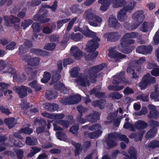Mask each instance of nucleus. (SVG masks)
I'll return each mask as SVG.
<instances>
[{
	"mask_svg": "<svg viewBox=\"0 0 159 159\" xmlns=\"http://www.w3.org/2000/svg\"><path fill=\"white\" fill-rule=\"evenodd\" d=\"M46 98L48 99H53L56 97V95L51 90H47L46 92Z\"/></svg>",
	"mask_w": 159,
	"mask_h": 159,
	"instance_id": "obj_39",
	"label": "nucleus"
},
{
	"mask_svg": "<svg viewBox=\"0 0 159 159\" xmlns=\"http://www.w3.org/2000/svg\"><path fill=\"white\" fill-rule=\"evenodd\" d=\"M134 70H135V69H134V68L132 67H129L127 69V72L129 73H132L133 78L136 79L138 77V76L136 73H134Z\"/></svg>",
	"mask_w": 159,
	"mask_h": 159,
	"instance_id": "obj_57",
	"label": "nucleus"
},
{
	"mask_svg": "<svg viewBox=\"0 0 159 159\" xmlns=\"http://www.w3.org/2000/svg\"><path fill=\"white\" fill-rule=\"evenodd\" d=\"M148 108L150 110L149 116L151 118H157L158 117V113L156 110L155 107L152 105L149 104L148 106Z\"/></svg>",
	"mask_w": 159,
	"mask_h": 159,
	"instance_id": "obj_19",
	"label": "nucleus"
},
{
	"mask_svg": "<svg viewBox=\"0 0 159 159\" xmlns=\"http://www.w3.org/2000/svg\"><path fill=\"white\" fill-rule=\"evenodd\" d=\"M5 23L7 26L9 25V21L10 19L12 23H18L20 21V20L16 17L11 16L10 17L8 16H5L4 17Z\"/></svg>",
	"mask_w": 159,
	"mask_h": 159,
	"instance_id": "obj_24",
	"label": "nucleus"
},
{
	"mask_svg": "<svg viewBox=\"0 0 159 159\" xmlns=\"http://www.w3.org/2000/svg\"><path fill=\"white\" fill-rule=\"evenodd\" d=\"M111 0H99L98 3L101 4L100 9L101 11H106L109 6L111 3Z\"/></svg>",
	"mask_w": 159,
	"mask_h": 159,
	"instance_id": "obj_18",
	"label": "nucleus"
},
{
	"mask_svg": "<svg viewBox=\"0 0 159 159\" xmlns=\"http://www.w3.org/2000/svg\"><path fill=\"white\" fill-rule=\"evenodd\" d=\"M44 107L47 109L52 111L57 110L58 108V105L56 104H51L49 103H46L44 104Z\"/></svg>",
	"mask_w": 159,
	"mask_h": 159,
	"instance_id": "obj_29",
	"label": "nucleus"
},
{
	"mask_svg": "<svg viewBox=\"0 0 159 159\" xmlns=\"http://www.w3.org/2000/svg\"><path fill=\"white\" fill-rule=\"evenodd\" d=\"M151 74L154 76H159V68L157 66L153 69L151 71Z\"/></svg>",
	"mask_w": 159,
	"mask_h": 159,
	"instance_id": "obj_62",
	"label": "nucleus"
},
{
	"mask_svg": "<svg viewBox=\"0 0 159 159\" xmlns=\"http://www.w3.org/2000/svg\"><path fill=\"white\" fill-rule=\"evenodd\" d=\"M29 85L34 88L36 91H38L41 89V87L38 84L36 81H33L31 82Z\"/></svg>",
	"mask_w": 159,
	"mask_h": 159,
	"instance_id": "obj_38",
	"label": "nucleus"
},
{
	"mask_svg": "<svg viewBox=\"0 0 159 159\" xmlns=\"http://www.w3.org/2000/svg\"><path fill=\"white\" fill-rule=\"evenodd\" d=\"M118 113V111H116L115 112L114 114L113 113H111L108 116H107V119L109 120L107 121L106 122V123L107 124L108 123H109L110 122H111V120L114 117H116L117 114Z\"/></svg>",
	"mask_w": 159,
	"mask_h": 159,
	"instance_id": "obj_47",
	"label": "nucleus"
},
{
	"mask_svg": "<svg viewBox=\"0 0 159 159\" xmlns=\"http://www.w3.org/2000/svg\"><path fill=\"white\" fill-rule=\"evenodd\" d=\"M73 145L75 146L76 150L75 152V155L77 156L78 155L80 152V145L79 143H76L75 142H72Z\"/></svg>",
	"mask_w": 159,
	"mask_h": 159,
	"instance_id": "obj_52",
	"label": "nucleus"
},
{
	"mask_svg": "<svg viewBox=\"0 0 159 159\" xmlns=\"http://www.w3.org/2000/svg\"><path fill=\"white\" fill-rule=\"evenodd\" d=\"M78 129L79 127L78 126H73L70 128V131L72 134L76 135L78 133Z\"/></svg>",
	"mask_w": 159,
	"mask_h": 159,
	"instance_id": "obj_58",
	"label": "nucleus"
},
{
	"mask_svg": "<svg viewBox=\"0 0 159 159\" xmlns=\"http://www.w3.org/2000/svg\"><path fill=\"white\" fill-rule=\"evenodd\" d=\"M124 88L123 86L118 85V86H109L108 89L109 90H120L123 89Z\"/></svg>",
	"mask_w": 159,
	"mask_h": 159,
	"instance_id": "obj_50",
	"label": "nucleus"
},
{
	"mask_svg": "<svg viewBox=\"0 0 159 159\" xmlns=\"http://www.w3.org/2000/svg\"><path fill=\"white\" fill-rule=\"evenodd\" d=\"M16 152L18 159H22V157L23 156V151L21 149H18L16 150Z\"/></svg>",
	"mask_w": 159,
	"mask_h": 159,
	"instance_id": "obj_63",
	"label": "nucleus"
},
{
	"mask_svg": "<svg viewBox=\"0 0 159 159\" xmlns=\"http://www.w3.org/2000/svg\"><path fill=\"white\" fill-rule=\"evenodd\" d=\"M34 32H38L40 30L39 24L37 23H34L32 26Z\"/></svg>",
	"mask_w": 159,
	"mask_h": 159,
	"instance_id": "obj_53",
	"label": "nucleus"
},
{
	"mask_svg": "<svg viewBox=\"0 0 159 159\" xmlns=\"http://www.w3.org/2000/svg\"><path fill=\"white\" fill-rule=\"evenodd\" d=\"M110 97L113 99H119L122 97V95L118 92H115L110 94Z\"/></svg>",
	"mask_w": 159,
	"mask_h": 159,
	"instance_id": "obj_46",
	"label": "nucleus"
},
{
	"mask_svg": "<svg viewBox=\"0 0 159 159\" xmlns=\"http://www.w3.org/2000/svg\"><path fill=\"white\" fill-rule=\"evenodd\" d=\"M154 42L155 44H157L159 42V31H158L156 33L154 38Z\"/></svg>",
	"mask_w": 159,
	"mask_h": 159,
	"instance_id": "obj_64",
	"label": "nucleus"
},
{
	"mask_svg": "<svg viewBox=\"0 0 159 159\" xmlns=\"http://www.w3.org/2000/svg\"><path fill=\"white\" fill-rule=\"evenodd\" d=\"M109 25L111 27H114L116 29L119 28L120 25L118 22L115 16L111 15L109 18Z\"/></svg>",
	"mask_w": 159,
	"mask_h": 159,
	"instance_id": "obj_17",
	"label": "nucleus"
},
{
	"mask_svg": "<svg viewBox=\"0 0 159 159\" xmlns=\"http://www.w3.org/2000/svg\"><path fill=\"white\" fill-rule=\"evenodd\" d=\"M136 2L133 1L132 2L125 6L119 11L117 15L118 20L120 22H124L128 19L127 12L131 13L133 10Z\"/></svg>",
	"mask_w": 159,
	"mask_h": 159,
	"instance_id": "obj_4",
	"label": "nucleus"
},
{
	"mask_svg": "<svg viewBox=\"0 0 159 159\" xmlns=\"http://www.w3.org/2000/svg\"><path fill=\"white\" fill-rule=\"evenodd\" d=\"M65 117V115L63 114H53V119L54 120L56 119H61Z\"/></svg>",
	"mask_w": 159,
	"mask_h": 159,
	"instance_id": "obj_60",
	"label": "nucleus"
},
{
	"mask_svg": "<svg viewBox=\"0 0 159 159\" xmlns=\"http://www.w3.org/2000/svg\"><path fill=\"white\" fill-rule=\"evenodd\" d=\"M106 66L105 63H103L98 66L93 67L86 72L87 75H80L76 79L75 81L78 85L84 86H89L90 82L88 80V78L91 80L92 82L94 83L95 81V79L97 77V73L98 72L102 70L104 67Z\"/></svg>",
	"mask_w": 159,
	"mask_h": 159,
	"instance_id": "obj_1",
	"label": "nucleus"
},
{
	"mask_svg": "<svg viewBox=\"0 0 159 159\" xmlns=\"http://www.w3.org/2000/svg\"><path fill=\"white\" fill-rule=\"evenodd\" d=\"M144 12L143 10H139L134 12L132 15V19L133 20V27L132 29H135L137 28L142 22L144 19Z\"/></svg>",
	"mask_w": 159,
	"mask_h": 159,
	"instance_id": "obj_7",
	"label": "nucleus"
},
{
	"mask_svg": "<svg viewBox=\"0 0 159 159\" xmlns=\"http://www.w3.org/2000/svg\"><path fill=\"white\" fill-rule=\"evenodd\" d=\"M4 122L8 125L9 128L11 129L14 126L16 121L14 118H10L5 119Z\"/></svg>",
	"mask_w": 159,
	"mask_h": 159,
	"instance_id": "obj_25",
	"label": "nucleus"
},
{
	"mask_svg": "<svg viewBox=\"0 0 159 159\" xmlns=\"http://www.w3.org/2000/svg\"><path fill=\"white\" fill-rule=\"evenodd\" d=\"M106 102L104 99L97 101L93 103L92 105L94 107L98 106L101 109H103L105 106Z\"/></svg>",
	"mask_w": 159,
	"mask_h": 159,
	"instance_id": "obj_34",
	"label": "nucleus"
},
{
	"mask_svg": "<svg viewBox=\"0 0 159 159\" xmlns=\"http://www.w3.org/2000/svg\"><path fill=\"white\" fill-rule=\"evenodd\" d=\"M82 128L95 131L89 134H88L87 132H85L84 133L86 137L92 139L97 138L101 134L102 132L101 130V126L99 124H94L90 127L88 125L84 126H83Z\"/></svg>",
	"mask_w": 159,
	"mask_h": 159,
	"instance_id": "obj_5",
	"label": "nucleus"
},
{
	"mask_svg": "<svg viewBox=\"0 0 159 159\" xmlns=\"http://www.w3.org/2000/svg\"><path fill=\"white\" fill-rule=\"evenodd\" d=\"M98 54V52H96L92 54H89L87 56L85 57V59L86 60H89L93 59L95 57H96Z\"/></svg>",
	"mask_w": 159,
	"mask_h": 159,
	"instance_id": "obj_61",
	"label": "nucleus"
},
{
	"mask_svg": "<svg viewBox=\"0 0 159 159\" xmlns=\"http://www.w3.org/2000/svg\"><path fill=\"white\" fill-rule=\"evenodd\" d=\"M138 35V33L137 32H132L130 33H126L122 37V41L123 42H126L127 39L135 38Z\"/></svg>",
	"mask_w": 159,
	"mask_h": 159,
	"instance_id": "obj_22",
	"label": "nucleus"
},
{
	"mask_svg": "<svg viewBox=\"0 0 159 159\" xmlns=\"http://www.w3.org/2000/svg\"><path fill=\"white\" fill-rule=\"evenodd\" d=\"M54 87L57 90H60L61 92H63L64 93H66L68 92L67 88L61 83L58 82L55 85Z\"/></svg>",
	"mask_w": 159,
	"mask_h": 159,
	"instance_id": "obj_27",
	"label": "nucleus"
},
{
	"mask_svg": "<svg viewBox=\"0 0 159 159\" xmlns=\"http://www.w3.org/2000/svg\"><path fill=\"white\" fill-rule=\"evenodd\" d=\"M152 50V47L151 46H142L138 47L136 49V51L138 53L145 54L149 53Z\"/></svg>",
	"mask_w": 159,
	"mask_h": 159,
	"instance_id": "obj_15",
	"label": "nucleus"
},
{
	"mask_svg": "<svg viewBox=\"0 0 159 159\" xmlns=\"http://www.w3.org/2000/svg\"><path fill=\"white\" fill-rule=\"evenodd\" d=\"M74 30L75 32L80 31L84 35L88 37H91L93 38V39L89 41L86 44L85 50L89 52H94L99 46L98 42L100 41V39L96 36V34L86 27L85 30H83L79 27H75Z\"/></svg>",
	"mask_w": 159,
	"mask_h": 159,
	"instance_id": "obj_2",
	"label": "nucleus"
},
{
	"mask_svg": "<svg viewBox=\"0 0 159 159\" xmlns=\"http://www.w3.org/2000/svg\"><path fill=\"white\" fill-rule=\"evenodd\" d=\"M14 90L18 93L20 98L26 96L27 95V91L29 93L32 92V90L30 89L23 85L20 87L16 86L14 88Z\"/></svg>",
	"mask_w": 159,
	"mask_h": 159,
	"instance_id": "obj_11",
	"label": "nucleus"
},
{
	"mask_svg": "<svg viewBox=\"0 0 159 159\" xmlns=\"http://www.w3.org/2000/svg\"><path fill=\"white\" fill-rule=\"evenodd\" d=\"M157 131V129L154 128L150 129L147 133L146 137L147 138H152L155 135Z\"/></svg>",
	"mask_w": 159,
	"mask_h": 159,
	"instance_id": "obj_40",
	"label": "nucleus"
},
{
	"mask_svg": "<svg viewBox=\"0 0 159 159\" xmlns=\"http://www.w3.org/2000/svg\"><path fill=\"white\" fill-rule=\"evenodd\" d=\"M9 139L11 142H13V144L16 146L21 147H22L24 144L20 141L18 140H15L14 138L12 135H11Z\"/></svg>",
	"mask_w": 159,
	"mask_h": 159,
	"instance_id": "obj_33",
	"label": "nucleus"
},
{
	"mask_svg": "<svg viewBox=\"0 0 159 159\" xmlns=\"http://www.w3.org/2000/svg\"><path fill=\"white\" fill-rule=\"evenodd\" d=\"M57 6V2L55 1L52 6L50 7L49 5L44 4L43 5V7L44 8H50L52 10L54 11L56 9Z\"/></svg>",
	"mask_w": 159,
	"mask_h": 159,
	"instance_id": "obj_55",
	"label": "nucleus"
},
{
	"mask_svg": "<svg viewBox=\"0 0 159 159\" xmlns=\"http://www.w3.org/2000/svg\"><path fill=\"white\" fill-rule=\"evenodd\" d=\"M77 101H70V97L69 98H63L60 100V102L64 105L71 104L76 103L80 101L79 97L78 98Z\"/></svg>",
	"mask_w": 159,
	"mask_h": 159,
	"instance_id": "obj_21",
	"label": "nucleus"
},
{
	"mask_svg": "<svg viewBox=\"0 0 159 159\" xmlns=\"http://www.w3.org/2000/svg\"><path fill=\"white\" fill-rule=\"evenodd\" d=\"M70 20V19H66L58 21L57 23V28L59 29L64 24L68 22Z\"/></svg>",
	"mask_w": 159,
	"mask_h": 159,
	"instance_id": "obj_48",
	"label": "nucleus"
},
{
	"mask_svg": "<svg viewBox=\"0 0 159 159\" xmlns=\"http://www.w3.org/2000/svg\"><path fill=\"white\" fill-rule=\"evenodd\" d=\"M56 134L58 139L64 141H66V136L64 133L58 132L56 133Z\"/></svg>",
	"mask_w": 159,
	"mask_h": 159,
	"instance_id": "obj_41",
	"label": "nucleus"
},
{
	"mask_svg": "<svg viewBox=\"0 0 159 159\" xmlns=\"http://www.w3.org/2000/svg\"><path fill=\"white\" fill-rule=\"evenodd\" d=\"M8 84H6L4 83H0V97H2L4 93L6 95L8 93L9 96L8 98H10L11 97V93L12 91L10 90H8L7 91H4V89H7L9 86Z\"/></svg>",
	"mask_w": 159,
	"mask_h": 159,
	"instance_id": "obj_12",
	"label": "nucleus"
},
{
	"mask_svg": "<svg viewBox=\"0 0 159 159\" xmlns=\"http://www.w3.org/2000/svg\"><path fill=\"white\" fill-rule=\"evenodd\" d=\"M153 26V24L152 23L145 22L142 24L141 30L142 31L146 32L149 30Z\"/></svg>",
	"mask_w": 159,
	"mask_h": 159,
	"instance_id": "obj_28",
	"label": "nucleus"
},
{
	"mask_svg": "<svg viewBox=\"0 0 159 159\" xmlns=\"http://www.w3.org/2000/svg\"><path fill=\"white\" fill-rule=\"evenodd\" d=\"M70 53L77 60H79L83 56V54L76 47L74 46L70 48Z\"/></svg>",
	"mask_w": 159,
	"mask_h": 159,
	"instance_id": "obj_14",
	"label": "nucleus"
},
{
	"mask_svg": "<svg viewBox=\"0 0 159 159\" xmlns=\"http://www.w3.org/2000/svg\"><path fill=\"white\" fill-rule=\"evenodd\" d=\"M148 125L147 124L143 121L139 120L135 124V126L138 129H142L146 128Z\"/></svg>",
	"mask_w": 159,
	"mask_h": 159,
	"instance_id": "obj_32",
	"label": "nucleus"
},
{
	"mask_svg": "<svg viewBox=\"0 0 159 159\" xmlns=\"http://www.w3.org/2000/svg\"><path fill=\"white\" fill-rule=\"evenodd\" d=\"M56 44L54 43H48L44 47L45 49L48 50H52L54 49L55 47Z\"/></svg>",
	"mask_w": 159,
	"mask_h": 159,
	"instance_id": "obj_56",
	"label": "nucleus"
},
{
	"mask_svg": "<svg viewBox=\"0 0 159 159\" xmlns=\"http://www.w3.org/2000/svg\"><path fill=\"white\" fill-rule=\"evenodd\" d=\"M33 21L31 20H24L22 22L21 24V27L25 29L30 25L32 23Z\"/></svg>",
	"mask_w": 159,
	"mask_h": 159,
	"instance_id": "obj_43",
	"label": "nucleus"
},
{
	"mask_svg": "<svg viewBox=\"0 0 159 159\" xmlns=\"http://www.w3.org/2000/svg\"><path fill=\"white\" fill-rule=\"evenodd\" d=\"M134 40L133 39H127L126 42H123L121 39L120 44L118 46V48L120 51L125 53H128L130 52L131 50H126L125 49L126 47L129 45L133 44L134 43Z\"/></svg>",
	"mask_w": 159,
	"mask_h": 159,
	"instance_id": "obj_10",
	"label": "nucleus"
},
{
	"mask_svg": "<svg viewBox=\"0 0 159 159\" xmlns=\"http://www.w3.org/2000/svg\"><path fill=\"white\" fill-rule=\"evenodd\" d=\"M51 77L50 74L48 72L45 71L44 73L43 78L41 80V81L43 83H47L50 80Z\"/></svg>",
	"mask_w": 159,
	"mask_h": 159,
	"instance_id": "obj_35",
	"label": "nucleus"
},
{
	"mask_svg": "<svg viewBox=\"0 0 159 159\" xmlns=\"http://www.w3.org/2000/svg\"><path fill=\"white\" fill-rule=\"evenodd\" d=\"M80 70V68L78 67H75L70 71V75L73 77H76L79 73Z\"/></svg>",
	"mask_w": 159,
	"mask_h": 159,
	"instance_id": "obj_42",
	"label": "nucleus"
},
{
	"mask_svg": "<svg viewBox=\"0 0 159 159\" xmlns=\"http://www.w3.org/2000/svg\"><path fill=\"white\" fill-rule=\"evenodd\" d=\"M71 10L74 13H80L82 12V10L80 8L79 6L77 5H75L72 7Z\"/></svg>",
	"mask_w": 159,
	"mask_h": 159,
	"instance_id": "obj_44",
	"label": "nucleus"
},
{
	"mask_svg": "<svg viewBox=\"0 0 159 159\" xmlns=\"http://www.w3.org/2000/svg\"><path fill=\"white\" fill-rule=\"evenodd\" d=\"M117 137L119 138L121 140L124 141L127 143L129 142L128 139L124 135L117 133L110 134L108 135V139L107 140V144L110 148L117 145V143L115 141V138Z\"/></svg>",
	"mask_w": 159,
	"mask_h": 159,
	"instance_id": "obj_6",
	"label": "nucleus"
},
{
	"mask_svg": "<svg viewBox=\"0 0 159 159\" xmlns=\"http://www.w3.org/2000/svg\"><path fill=\"white\" fill-rule=\"evenodd\" d=\"M77 18L75 17L72 19L69 23L67 27L66 30L67 31H69L71 29L74 22L76 20Z\"/></svg>",
	"mask_w": 159,
	"mask_h": 159,
	"instance_id": "obj_59",
	"label": "nucleus"
},
{
	"mask_svg": "<svg viewBox=\"0 0 159 159\" xmlns=\"http://www.w3.org/2000/svg\"><path fill=\"white\" fill-rule=\"evenodd\" d=\"M84 17L87 20H92L89 22V24L94 27L100 26L102 20L101 18L95 15V11L92 9L86 11Z\"/></svg>",
	"mask_w": 159,
	"mask_h": 159,
	"instance_id": "obj_3",
	"label": "nucleus"
},
{
	"mask_svg": "<svg viewBox=\"0 0 159 159\" xmlns=\"http://www.w3.org/2000/svg\"><path fill=\"white\" fill-rule=\"evenodd\" d=\"M158 86H155V91L152 93L150 95V98L155 101H159V90L158 89Z\"/></svg>",
	"mask_w": 159,
	"mask_h": 159,
	"instance_id": "obj_26",
	"label": "nucleus"
},
{
	"mask_svg": "<svg viewBox=\"0 0 159 159\" xmlns=\"http://www.w3.org/2000/svg\"><path fill=\"white\" fill-rule=\"evenodd\" d=\"M112 6L114 8L122 7L126 3L125 0H113Z\"/></svg>",
	"mask_w": 159,
	"mask_h": 159,
	"instance_id": "obj_23",
	"label": "nucleus"
},
{
	"mask_svg": "<svg viewBox=\"0 0 159 159\" xmlns=\"http://www.w3.org/2000/svg\"><path fill=\"white\" fill-rule=\"evenodd\" d=\"M108 55L111 57L114 58L116 61H118L120 59L125 57V55L122 54L120 53L117 52L113 50H110Z\"/></svg>",
	"mask_w": 159,
	"mask_h": 159,
	"instance_id": "obj_16",
	"label": "nucleus"
},
{
	"mask_svg": "<svg viewBox=\"0 0 159 159\" xmlns=\"http://www.w3.org/2000/svg\"><path fill=\"white\" fill-rule=\"evenodd\" d=\"M43 126H39L36 129V132L38 134L41 133L44 131V126H46V123L45 121H43Z\"/></svg>",
	"mask_w": 159,
	"mask_h": 159,
	"instance_id": "obj_54",
	"label": "nucleus"
},
{
	"mask_svg": "<svg viewBox=\"0 0 159 159\" xmlns=\"http://www.w3.org/2000/svg\"><path fill=\"white\" fill-rule=\"evenodd\" d=\"M26 143L29 145H36L37 143V140L35 138H30L28 137L26 140Z\"/></svg>",
	"mask_w": 159,
	"mask_h": 159,
	"instance_id": "obj_37",
	"label": "nucleus"
},
{
	"mask_svg": "<svg viewBox=\"0 0 159 159\" xmlns=\"http://www.w3.org/2000/svg\"><path fill=\"white\" fill-rule=\"evenodd\" d=\"M129 153L130 155V157H128L127 156V154L125 153L124 154L126 157L124 159H136V152L134 148H131L129 152Z\"/></svg>",
	"mask_w": 159,
	"mask_h": 159,
	"instance_id": "obj_31",
	"label": "nucleus"
},
{
	"mask_svg": "<svg viewBox=\"0 0 159 159\" xmlns=\"http://www.w3.org/2000/svg\"><path fill=\"white\" fill-rule=\"evenodd\" d=\"M83 38V35L80 33L75 34L73 33L70 35L66 34L64 36L61 44V45L65 46L68 40L72 39L76 41H79Z\"/></svg>",
	"mask_w": 159,
	"mask_h": 159,
	"instance_id": "obj_9",
	"label": "nucleus"
},
{
	"mask_svg": "<svg viewBox=\"0 0 159 159\" xmlns=\"http://www.w3.org/2000/svg\"><path fill=\"white\" fill-rule=\"evenodd\" d=\"M58 124L61 125L65 128H67L69 125L68 121L64 120H60L56 122Z\"/></svg>",
	"mask_w": 159,
	"mask_h": 159,
	"instance_id": "obj_49",
	"label": "nucleus"
},
{
	"mask_svg": "<svg viewBox=\"0 0 159 159\" xmlns=\"http://www.w3.org/2000/svg\"><path fill=\"white\" fill-rule=\"evenodd\" d=\"M40 59L37 57L31 58L27 61L28 65L34 66L38 65L39 63Z\"/></svg>",
	"mask_w": 159,
	"mask_h": 159,
	"instance_id": "obj_30",
	"label": "nucleus"
},
{
	"mask_svg": "<svg viewBox=\"0 0 159 159\" xmlns=\"http://www.w3.org/2000/svg\"><path fill=\"white\" fill-rule=\"evenodd\" d=\"M120 34L117 32L107 33L104 35V36L107 39V40L115 41L119 39Z\"/></svg>",
	"mask_w": 159,
	"mask_h": 159,
	"instance_id": "obj_13",
	"label": "nucleus"
},
{
	"mask_svg": "<svg viewBox=\"0 0 159 159\" xmlns=\"http://www.w3.org/2000/svg\"><path fill=\"white\" fill-rule=\"evenodd\" d=\"M148 147L155 148L159 147V142L157 140H153L148 145Z\"/></svg>",
	"mask_w": 159,
	"mask_h": 159,
	"instance_id": "obj_45",
	"label": "nucleus"
},
{
	"mask_svg": "<svg viewBox=\"0 0 159 159\" xmlns=\"http://www.w3.org/2000/svg\"><path fill=\"white\" fill-rule=\"evenodd\" d=\"M40 151V148L36 147H32L30 152L27 155V156L28 157H32Z\"/></svg>",
	"mask_w": 159,
	"mask_h": 159,
	"instance_id": "obj_36",
	"label": "nucleus"
},
{
	"mask_svg": "<svg viewBox=\"0 0 159 159\" xmlns=\"http://www.w3.org/2000/svg\"><path fill=\"white\" fill-rule=\"evenodd\" d=\"M33 130L32 129L28 127H25L20 129V132L22 133H24L27 134H30L33 132Z\"/></svg>",
	"mask_w": 159,
	"mask_h": 159,
	"instance_id": "obj_51",
	"label": "nucleus"
},
{
	"mask_svg": "<svg viewBox=\"0 0 159 159\" xmlns=\"http://www.w3.org/2000/svg\"><path fill=\"white\" fill-rule=\"evenodd\" d=\"M99 114L98 112H95L91 113L86 117V120L88 121L94 122L99 120Z\"/></svg>",
	"mask_w": 159,
	"mask_h": 159,
	"instance_id": "obj_20",
	"label": "nucleus"
},
{
	"mask_svg": "<svg viewBox=\"0 0 159 159\" xmlns=\"http://www.w3.org/2000/svg\"><path fill=\"white\" fill-rule=\"evenodd\" d=\"M155 81V78L151 77L150 74L148 73L144 76L138 85L141 89H145L148 85L154 83Z\"/></svg>",
	"mask_w": 159,
	"mask_h": 159,
	"instance_id": "obj_8",
	"label": "nucleus"
}]
</instances>
